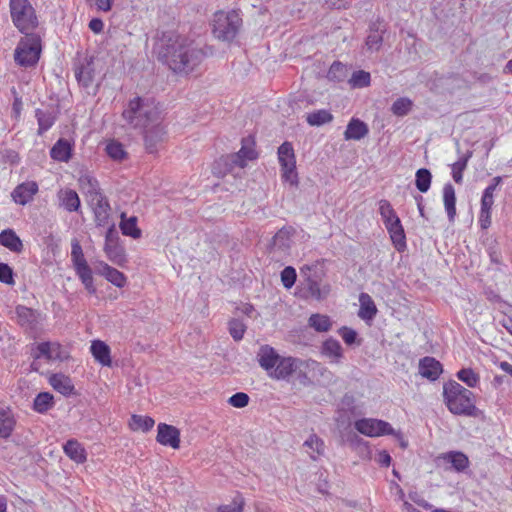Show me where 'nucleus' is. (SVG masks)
<instances>
[{
    "instance_id": "obj_1",
    "label": "nucleus",
    "mask_w": 512,
    "mask_h": 512,
    "mask_svg": "<svg viewBox=\"0 0 512 512\" xmlns=\"http://www.w3.org/2000/svg\"><path fill=\"white\" fill-rule=\"evenodd\" d=\"M158 60L177 74L192 72L208 56L203 48L193 45L186 37L164 33L157 50Z\"/></svg>"
},
{
    "instance_id": "obj_2",
    "label": "nucleus",
    "mask_w": 512,
    "mask_h": 512,
    "mask_svg": "<svg viewBox=\"0 0 512 512\" xmlns=\"http://www.w3.org/2000/svg\"><path fill=\"white\" fill-rule=\"evenodd\" d=\"M257 361L269 377L276 380H289L294 375L300 358L281 356L272 346L262 345L257 353Z\"/></svg>"
},
{
    "instance_id": "obj_3",
    "label": "nucleus",
    "mask_w": 512,
    "mask_h": 512,
    "mask_svg": "<svg viewBox=\"0 0 512 512\" xmlns=\"http://www.w3.org/2000/svg\"><path fill=\"white\" fill-rule=\"evenodd\" d=\"M450 413L484 419V411L476 406V395L468 388L450 379Z\"/></svg>"
},
{
    "instance_id": "obj_4",
    "label": "nucleus",
    "mask_w": 512,
    "mask_h": 512,
    "mask_svg": "<svg viewBox=\"0 0 512 512\" xmlns=\"http://www.w3.org/2000/svg\"><path fill=\"white\" fill-rule=\"evenodd\" d=\"M160 110L142 97H135L128 103L123 111V118L134 127L147 128L150 124L160 120Z\"/></svg>"
},
{
    "instance_id": "obj_5",
    "label": "nucleus",
    "mask_w": 512,
    "mask_h": 512,
    "mask_svg": "<svg viewBox=\"0 0 512 512\" xmlns=\"http://www.w3.org/2000/svg\"><path fill=\"white\" fill-rule=\"evenodd\" d=\"M9 11L11 21L20 33H34L39 26L36 10L30 0H9Z\"/></svg>"
},
{
    "instance_id": "obj_6",
    "label": "nucleus",
    "mask_w": 512,
    "mask_h": 512,
    "mask_svg": "<svg viewBox=\"0 0 512 512\" xmlns=\"http://www.w3.org/2000/svg\"><path fill=\"white\" fill-rule=\"evenodd\" d=\"M14 50L15 63L25 69L35 67L42 53V40L37 33L24 34Z\"/></svg>"
},
{
    "instance_id": "obj_7",
    "label": "nucleus",
    "mask_w": 512,
    "mask_h": 512,
    "mask_svg": "<svg viewBox=\"0 0 512 512\" xmlns=\"http://www.w3.org/2000/svg\"><path fill=\"white\" fill-rule=\"evenodd\" d=\"M241 25L242 18L237 11H217L213 16L212 33L221 41L231 42L237 36Z\"/></svg>"
},
{
    "instance_id": "obj_8",
    "label": "nucleus",
    "mask_w": 512,
    "mask_h": 512,
    "mask_svg": "<svg viewBox=\"0 0 512 512\" xmlns=\"http://www.w3.org/2000/svg\"><path fill=\"white\" fill-rule=\"evenodd\" d=\"M71 261L76 275L81 280L87 292L91 295L95 294L97 289L94 285L92 269L85 259L82 246L75 238L71 243Z\"/></svg>"
},
{
    "instance_id": "obj_9",
    "label": "nucleus",
    "mask_w": 512,
    "mask_h": 512,
    "mask_svg": "<svg viewBox=\"0 0 512 512\" xmlns=\"http://www.w3.org/2000/svg\"><path fill=\"white\" fill-rule=\"evenodd\" d=\"M355 429L368 437H379L384 435H393L401 440V447L405 448L407 446V442L403 440V436L401 432H395L390 423L374 418H362L358 419L354 423Z\"/></svg>"
},
{
    "instance_id": "obj_10",
    "label": "nucleus",
    "mask_w": 512,
    "mask_h": 512,
    "mask_svg": "<svg viewBox=\"0 0 512 512\" xmlns=\"http://www.w3.org/2000/svg\"><path fill=\"white\" fill-rule=\"evenodd\" d=\"M278 160L281 167L282 179L293 186L298 185L296 158L292 143L285 141L278 148Z\"/></svg>"
},
{
    "instance_id": "obj_11",
    "label": "nucleus",
    "mask_w": 512,
    "mask_h": 512,
    "mask_svg": "<svg viewBox=\"0 0 512 512\" xmlns=\"http://www.w3.org/2000/svg\"><path fill=\"white\" fill-rule=\"evenodd\" d=\"M104 252L107 258L118 266H123L127 262L126 251L114 223L106 231Z\"/></svg>"
},
{
    "instance_id": "obj_12",
    "label": "nucleus",
    "mask_w": 512,
    "mask_h": 512,
    "mask_svg": "<svg viewBox=\"0 0 512 512\" xmlns=\"http://www.w3.org/2000/svg\"><path fill=\"white\" fill-rule=\"evenodd\" d=\"M74 74L78 85L88 90L93 86L96 78L95 58L86 56L74 64Z\"/></svg>"
},
{
    "instance_id": "obj_13",
    "label": "nucleus",
    "mask_w": 512,
    "mask_h": 512,
    "mask_svg": "<svg viewBox=\"0 0 512 512\" xmlns=\"http://www.w3.org/2000/svg\"><path fill=\"white\" fill-rule=\"evenodd\" d=\"M15 314L18 325H20L25 331L30 332L36 331L43 319V315L39 310L25 305H17L15 307Z\"/></svg>"
},
{
    "instance_id": "obj_14",
    "label": "nucleus",
    "mask_w": 512,
    "mask_h": 512,
    "mask_svg": "<svg viewBox=\"0 0 512 512\" xmlns=\"http://www.w3.org/2000/svg\"><path fill=\"white\" fill-rule=\"evenodd\" d=\"M144 129V143L146 151L150 154H154L158 151V146L164 140L166 134L165 127L157 121Z\"/></svg>"
},
{
    "instance_id": "obj_15",
    "label": "nucleus",
    "mask_w": 512,
    "mask_h": 512,
    "mask_svg": "<svg viewBox=\"0 0 512 512\" xmlns=\"http://www.w3.org/2000/svg\"><path fill=\"white\" fill-rule=\"evenodd\" d=\"M156 441L163 446L178 449L181 442L180 430L173 425L159 423L157 426Z\"/></svg>"
},
{
    "instance_id": "obj_16",
    "label": "nucleus",
    "mask_w": 512,
    "mask_h": 512,
    "mask_svg": "<svg viewBox=\"0 0 512 512\" xmlns=\"http://www.w3.org/2000/svg\"><path fill=\"white\" fill-rule=\"evenodd\" d=\"M39 186L35 181H26L18 184L11 192V197L16 204L26 205L34 199Z\"/></svg>"
},
{
    "instance_id": "obj_17",
    "label": "nucleus",
    "mask_w": 512,
    "mask_h": 512,
    "mask_svg": "<svg viewBox=\"0 0 512 512\" xmlns=\"http://www.w3.org/2000/svg\"><path fill=\"white\" fill-rule=\"evenodd\" d=\"M60 114L58 106L50 107L48 109L37 108L35 110V118L38 123L37 135H44L58 119Z\"/></svg>"
},
{
    "instance_id": "obj_18",
    "label": "nucleus",
    "mask_w": 512,
    "mask_h": 512,
    "mask_svg": "<svg viewBox=\"0 0 512 512\" xmlns=\"http://www.w3.org/2000/svg\"><path fill=\"white\" fill-rule=\"evenodd\" d=\"M320 353L333 364L342 363V359L344 358V351L341 343L333 337H329L322 342Z\"/></svg>"
},
{
    "instance_id": "obj_19",
    "label": "nucleus",
    "mask_w": 512,
    "mask_h": 512,
    "mask_svg": "<svg viewBox=\"0 0 512 512\" xmlns=\"http://www.w3.org/2000/svg\"><path fill=\"white\" fill-rule=\"evenodd\" d=\"M93 206L94 221L97 227H104L108 225L110 218L111 207L105 195L98 196L95 201H91Z\"/></svg>"
},
{
    "instance_id": "obj_20",
    "label": "nucleus",
    "mask_w": 512,
    "mask_h": 512,
    "mask_svg": "<svg viewBox=\"0 0 512 512\" xmlns=\"http://www.w3.org/2000/svg\"><path fill=\"white\" fill-rule=\"evenodd\" d=\"M418 368L420 375L430 381L437 380L443 372L442 364L430 356L420 359Z\"/></svg>"
},
{
    "instance_id": "obj_21",
    "label": "nucleus",
    "mask_w": 512,
    "mask_h": 512,
    "mask_svg": "<svg viewBox=\"0 0 512 512\" xmlns=\"http://www.w3.org/2000/svg\"><path fill=\"white\" fill-rule=\"evenodd\" d=\"M293 232L294 229L292 227L286 226L278 230L268 245L269 252L287 251L291 246V236Z\"/></svg>"
},
{
    "instance_id": "obj_22",
    "label": "nucleus",
    "mask_w": 512,
    "mask_h": 512,
    "mask_svg": "<svg viewBox=\"0 0 512 512\" xmlns=\"http://www.w3.org/2000/svg\"><path fill=\"white\" fill-rule=\"evenodd\" d=\"M49 384L54 390L65 397L77 395L71 378L63 373H55L49 377Z\"/></svg>"
},
{
    "instance_id": "obj_23",
    "label": "nucleus",
    "mask_w": 512,
    "mask_h": 512,
    "mask_svg": "<svg viewBox=\"0 0 512 512\" xmlns=\"http://www.w3.org/2000/svg\"><path fill=\"white\" fill-rule=\"evenodd\" d=\"M386 32L384 20L377 19L369 25V34L366 38V45L371 50H379L383 42V34Z\"/></svg>"
},
{
    "instance_id": "obj_24",
    "label": "nucleus",
    "mask_w": 512,
    "mask_h": 512,
    "mask_svg": "<svg viewBox=\"0 0 512 512\" xmlns=\"http://www.w3.org/2000/svg\"><path fill=\"white\" fill-rule=\"evenodd\" d=\"M59 200V207H62L67 212H78L81 208V200L77 192L73 189H61L57 193Z\"/></svg>"
},
{
    "instance_id": "obj_25",
    "label": "nucleus",
    "mask_w": 512,
    "mask_h": 512,
    "mask_svg": "<svg viewBox=\"0 0 512 512\" xmlns=\"http://www.w3.org/2000/svg\"><path fill=\"white\" fill-rule=\"evenodd\" d=\"M391 241L398 252H403L406 247V235L402 226L400 218H395L393 222H389L388 226H385Z\"/></svg>"
},
{
    "instance_id": "obj_26",
    "label": "nucleus",
    "mask_w": 512,
    "mask_h": 512,
    "mask_svg": "<svg viewBox=\"0 0 512 512\" xmlns=\"http://www.w3.org/2000/svg\"><path fill=\"white\" fill-rule=\"evenodd\" d=\"M72 155L73 143L65 138L58 139L50 150V157L59 162H68Z\"/></svg>"
},
{
    "instance_id": "obj_27",
    "label": "nucleus",
    "mask_w": 512,
    "mask_h": 512,
    "mask_svg": "<svg viewBox=\"0 0 512 512\" xmlns=\"http://www.w3.org/2000/svg\"><path fill=\"white\" fill-rule=\"evenodd\" d=\"M369 133L368 125L359 118L353 117L347 124L344 132L345 140H361Z\"/></svg>"
},
{
    "instance_id": "obj_28",
    "label": "nucleus",
    "mask_w": 512,
    "mask_h": 512,
    "mask_svg": "<svg viewBox=\"0 0 512 512\" xmlns=\"http://www.w3.org/2000/svg\"><path fill=\"white\" fill-rule=\"evenodd\" d=\"M94 359L103 366H111L110 347L102 340H94L90 347Z\"/></svg>"
},
{
    "instance_id": "obj_29",
    "label": "nucleus",
    "mask_w": 512,
    "mask_h": 512,
    "mask_svg": "<svg viewBox=\"0 0 512 512\" xmlns=\"http://www.w3.org/2000/svg\"><path fill=\"white\" fill-rule=\"evenodd\" d=\"M0 245L14 253L23 251V243L13 229L7 228L0 232Z\"/></svg>"
},
{
    "instance_id": "obj_30",
    "label": "nucleus",
    "mask_w": 512,
    "mask_h": 512,
    "mask_svg": "<svg viewBox=\"0 0 512 512\" xmlns=\"http://www.w3.org/2000/svg\"><path fill=\"white\" fill-rule=\"evenodd\" d=\"M65 454L76 463L82 464L87 460V452L76 439H69L63 446Z\"/></svg>"
},
{
    "instance_id": "obj_31",
    "label": "nucleus",
    "mask_w": 512,
    "mask_h": 512,
    "mask_svg": "<svg viewBox=\"0 0 512 512\" xmlns=\"http://www.w3.org/2000/svg\"><path fill=\"white\" fill-rule=\"evenodd\" d=\"M359 302L360 309L358 312V316L365 321L373 320L378 310L371 296L367 293L362 292L359 296Z\"/></svg>"
},
{
    "instance_id": "obj_32",
    "label": "nucleus",
    "mask_w": 512,
    "mask_h": 512,
    "mask_svg": "<svg viewBox=\"0 0 512 512\" xmlns=\"http://www.w3.org/2000/svg\"><path fill=\"white\" fill-rule=\"evenodd\" d=\"M79 184L83 192L90 198L91 201H95L98 196H103L99 187V182L96 178L90 175H83L79 179Z\"/></svg>"
},
{
    "instance_id": "obj_33",
    "label": "nucleus",
    "mask_w": 512,
    "mask_h": 512,
    "mask_svg": "<svg viewBox=\"0 0 512 512\" xmlns=\"http://www.w3.org/2000/svg\"><path fill=\"white\" fill-rule=\"evenodd\" d=\"M137 217L131 216L126 217L125 213L121 214V221L119 224L120 230L123 235L129 236L133 239H139L141 237V229L137 226Z\"/></svg>"
},
{
    "instance_id": "obj_34",
    "label": "nucleus",
    "mask_w": 512,
    "mask_h": 512,
    "mask_svg": "<svg viewBox=\"0 0 512 512\" xmlns=\"http://www.w3.org/2000/svg\"><path fill=\"white\" fill-rule=\"evenodd\" d=\"M306 296H310L318 301L324 300L330 293V285L320 286L319 282L310 277L307 278Z\"/></svg>"
},
{
    "instance_id": "obj_35",
    "label": "nucleus",
    "mask_w": 512,
    "mask_h": 512,
    "mask_svg": "<svg viewBox=\"0 0 512 512\" xmlns=\"http://www.w3.org/2000/svg\"><path fill=\"white\" fill-rule=\"evenodd\" d=\"M59 346H57L55 349L52 348L50 342H41L35 346L33 349V358L34 360L45 358L46 360H55L59 359Z\"/></svg>"
},
{
    "instance_id": "obj_36",
    "label": "nucleus",
    "mask_w": 512,
    "mask_h": 512,
    "mask_svg": "<svg viewBox=\"0 0 512 512\" xmlns=\"http://www.w3.org/2000/svg\"><path fill=\"white\" fill-rule=\"evenodd\" d=\"M101 274L113 285L123 288L126 285V276L116 268L111 267L107 263H101Z\"/></svg>"
},
{
    "instance_id": "obj_37",
    "label": "nucleus",
    "mask_w": 512,
    "mask_h": 512,
    "mask_svg": "<svg viewBox=\"0 0 512 512\" xmlns=\"http://www.w3.org/2000/svg\"><path fill=\"white\" fill-rule=\"evenodd\" d=\"M257 157L258 154L254 148L252 146H247L245 144V139H243L241 149L236 154L232 155V162L239 167H244L247 160L252 161L257 159Z\"/></svg>"
},
{
    "instance_id": "obj_38",
    "label": "nucleus",
    "mask_w": 512,
    "mask_h": 512,
    "mask_svg": "<svg viewBox=\"0 0 512 512\" xmlns=\"http://www.w3.org/2000/svg\"><path fill=\"white\" fill-rule=\"evenodd\" d=\"M54 406V397L49 392H40L33 401V410L44 414Z\"/></svg>"
},
{
    "instance_id": "obj_39",
    "label": "nucleus",
    "mask_w": 512,
    "mask_h": 512,
    "mask_svg": "<svg viewBox=\"0 0 512 512\" xmlns=\"http://www.w3.org/2000/svg\"><path fill=\"white\" fill-rule=\"evenodd\" d=\"M333 120V115L329 110L319 109L313 111L306 116V121L310 126H322L330 123Z\"/></svg>"
},
{
    "instance_id": "obj_40",
    "label": "nucleus",
    "mask_w": 512,
    "mask_h": 512,
    "mask_svg": "<svg viewBox=\"0 0 512 512\" xmlns=\"http://www.w3.org/2000/svg\"><path fill=\"white\" fill-rule=\"evenodd\" d=\"M308 324L317 332H328L332 328V321L329 316L323 314H312Z\"/></svg>"
},
{
    "instance_id": "obj_41",
    "label": "nucleus",
    "mask_w": 512,
    "mask_h": 512,
    "mask_svg": "<svg viewBox=\"0 0 512 512\" xmlns=\"http://www.w3.org/2000/svg\"><path fill=\"white\" fill-rule=\"evenodd\" d=\"M154 424L155 421L152 417L137 414H133L131 416V420L129 423L130 428L132 430H141L143 432H148L149 430H151Z\"/></svg>"
},
{
    "instance_id": "obj_42",
    "label": "nucleus",
    "mask_w": 512,
    "mask_h": 512,
    "mask_svg": "<svg viewBox=\"0 0 512 512\" xmlns=\"http://www.w3.org/2000/svg\"><path fill=\"white\" fill-rule=\"evenodd\" d=\"M469 458L461 451H450V468L457 472H465L469 468Z\"/></svg>"
},
{
    "instance_id": "obj_43",
    "label": "nucleus",
    "mask_w": 512,
    "mask_h": 512,
    "mask_svg": "<svg viewBox=\"0 0 512 512\" xmlns=\"http://www.w3.org/2000/svg\"><path fill=\"white\" fill-rule=\"evenodd\" d=\"M16 425L13 415L0 411V438L7 439L12 434Z\"/></svg>"
},
{
    "instance_id": "obj_44",
    "label": "nucleus",
    "mask_w": 512,
    "mask_h": 512,
    "mask_svg": "<svg viewBox=\"0 0 512 512\" xmlns=\"http://www.w3.org/2000/svg\"><path fill=\"white\" fill-rule=\"evenodd\" d=\"M413 108V102L407 97L397 98L391 105V112L397 117L408 115Z\"/></svg>"
},
{
    "instance_id": "obj_45",
    "label": "nucleus",
    "mask_w": 512,
    "mask_h": 512,
    "mask_svg": "<svg viewBox=\"0 0 512 512\" xmlns=\"http://www.w3.org/2000/svg\"><path fill=\"white\" fill-rule=\"evenodd\" d=\"M456 377L469 388H475L480 382L479 374L472 368H462L456 373Z\"/></svg>"
},
{
    "instance_id": "obj_46",
    "label": "nucleus",
    "mask_w": 512,
    "mask_h": 512,
    "mask_svg": "<svg viewBox=\"0 0 512 512\" xmlns=\"http://www.w3.org/2000/svg\"><path fill=\"white\" fill-rule=\"evenodd\" d=\"M471 156L472 151L467 150V152L459 157L455 163L450 165L452 168V177L456 183H460L462 181V172L465 170Z\"/></svg>"
},
{
    "instance_id": "obj_47",
    "label": "nucleus",
    "mask_w": 512,
    "mask_h": 512,
    "mask_svg": "<svg viewBox=\"0 0 512 512\" xmlns=\"http://www.w3.org/2000/svg\"><path fill=\"white\" fill-rule=\"evenodd\" d=\"M432 175L431 172L426 168H420L417 170L415 175V185L421 193H425L429 190L431 185Z\"/></svg>"
},
{
    "instance_id": "obj_48",
    "label": "nucleus",
    "mask_w": 512,
    "mask_h": 512,
    "mask_svg": "<svg viewBox=\"0 0 512 512\" xmlns=\"http://www.w3.org/2000/svg\"><path fill=\"white\" fill-rule=\"evenodd\" d=\"M306 366L309 367L311 377L320 376L327 380H330L333 377L332 372L326 366L314 359H307Z\"/></svg>"
},
{
    "instance_id": "obj_49",
    "label": "nucleus",
    "mask_w": 512,
    "mask_h": 512,
    "mask_svg": "<svg viewBox=\"0 0 512 512\" xmlns=\"http://www.w3.org/2000/svg\"><path fill=\"white\" fill-rule=\"evenodd\" d=\"M105 150L107 155L115 161H122L127 157V152L125 151L124 146L116 140L110 141L106 145Z\"/></svg>"
},
{
    "instance_id": "obj_50",
    "label": "nucleus",
    "mask_w": 512,
    "mask_h": 512,
    "mask_svg": "<svg viewBox=\"0 0 512 512\" xmlns=\"http://www.w3.org/2000/svg\"><path fill=\"white\" fill-rule=\"evenodd\" d=\"M347 76V68L344 64H342L340 61H334L332 65L330 66L327 78L330 81L334 82H342Z\"/></svg>"
},
{
    "instance_id": "obj_51",
    "label": "nucleus",
    "mask_w": 512,
    "mask_h": 512,
    "mask_svg": "<svg viewBox=\"0 0 512 512\" xmlns=\"http://www.w3.org/2000/svg\"><path fill=\"white\" fill-rule=\"evenodd\" d=\"M379 213L382 217L383 223L385 226H388L389 222H393L395 218H399L396 214L394 208L392 207L391 203L386 200L382 199L379 201Z\"/></svg>"
},
{
    "instance_id": "obj_52",
    "label": "nucleus",
    "mask_w": 512,
    "mask_h": 512,
    "mask_svg": "<svg viewBox=\"0 0 512 512\" xmlns=\"http://www.w3.org/2000/svg\"><path fill=\"white\" fill-rule=\"evenodd\" d=\"M307 359H300V364L297 363V367L295 368L294 375L298 382L307 387L310 386L313 382L311 380V376H309V367L306 366Z\"/></svg>"
},
{
    "instance_id": "obj_53",
    "label": "nucleus",
    "mask_w": 512,
    "mask_h": 512,
    "mask_svg": "<svg viewBox=\"0 0 512 512\" xmlns=\"http://www.w3.org/2000/svg\"><path fill=\"white\" fill-rule=\"evenodd\" d=\"M350 84L354 88H364L370 85L371 76L369 72L364 70H358L353 72L352 77L349 80Z\"/></svg>"
},
{
    "instance_id": "obj_54",
    "label": "nucleus",
    "mask_w": 512,
    "mask_h": 512,
    "mask_svg": "<svg viewBox=\"0 0 512 512\" xmlns=\"http://www.w3.org/2000/svg\"><path fill=\"white\" fill-rule=\"evenodd\" d=\"M228 326L229 333L235 341H240L243 339L247 328L243 321L233 318L229 321Z\"/></svg>"
},
{
    "instance_id": "obj_55",
    "label": "nucleus",
    "mask_w": 512,
    "mask_h": 512,
    "mask_svg": "<svg viewBox=\"0 0 512 512\" xmlns=\"http://www.w3.org/2000/svg\"><path fill=\"white\" fill-rule=\"evenodd\" d=\"M296 279L297 273L294 267L287 266L281 271V282L285 288H292L296 282Z\"/></svg>"
},
{
    "instance_id": "obj_56",
    "label": "nucleus",
    "mask_w": 512,
    "mask_h": 512,
    "mask_svg": "<svg viewBox=\"0 0 512 512\" xmlns=\"http://www.w3.org/2000/svg\"><path fill=\"white\" fill-rule=\"evenodd\" d=\"M338 334L342 337L343 341L349 346H352L354 344H360V341L358 340V333L356 332V330L352 328L343 326L338 330Z\"/></svg>"
},
{
    "instance_id": "obj_57",
    "label": "nucleus",
    "mask_w": 512,
    "mask_h": 512,
    "mask_svg": "<svg viewBox=\"0 0 512 512\" xmlns=\"http://www.w3.org/2000/svg\"><path fill=\"white\" fill-rule=\"evenodd\" d=\"M0 282L7 285L15 283L13 269L7 263L0 262Z\"/></svg>"
},
{
    "instance_id": "obj_58",
    "label": "nucleus",
    "mask_w": 512,
    "mask_h": 512,
    "mask_svg": "<svg viewBox=\"0 0 512 512\" xmlns=\"http://www.w3.org/2000/svg\"><path fill=\"white\" fill-rule=\"evenodd\" d=\"M249 400L248 394L237 392L228 399V403L235 408H244L249 404Z\"/></svg>"
},
{
    "instance_id": "obj_59",
    "label": "nucleus",
    "mask_w": 512,
    "mask_h": 512,
    "mask_svg": "<svg viewBox=\"0 0 512 512\" xmlns=\"http://www.w3.org/2000/svg\"><path fill=\"white\" fill-rule=\"evenodd\" d=\"M243 505V498L238 496L233 500L231 504L219 506L217 512H242Z\"/></svg>"
},
{
    "instance_id": "obj_60",
    "label": "nucleus",
    "mask_w": 512,
    "mask_h": 512,
    "mask_svg": "<svg viewBox=\"0 0 512 512\" xmlns=\"http://www.w3.org/2000/svg\"><path fill=\"white\" fill-rule=\"evenodd\" d=\"M12 94L14 95V101L12 104V113L13 117L18 120L21 116V112L23 109L22 98L18 95L15 87L11 89Z\"/></svg>"
},
{
    "instance_id": "obj_61",
    "label": "nucleus",
    "mask_w": 512,
    "mask_h": 512,
    "mask_svg": "<svg viewBox=\"0 0 512 512\" xmlns=\"http://www.w3.org/2000/svg\"><path fill=\"white\" fill-rule=\"evenodd\" d=\"M1 159L4 163H9L11 165H16L20 161V157L18 152L12 149H5L1 152Z\"/></svg>"
},
{
    "instance_id": "obj_62",
    "label": "nucleus",
    "mask_w": 512,
    "mask_h": 512,
    "mask_svg": "<svg viewBox=\"0 0 512 512\" xmlns=\"http://www.w3.org/2000/svg\"><path fill=\"white\" fill-rule=\"evenodd\" d=\"M305 445L315 450L318 454L323 453L324 442L316 435H312L305 441Z\"/></svg>"
},
{
    "instance_id": "obj_63",
    "label": "nucleus",
    "mask_w": 512,
    "mask_h": 512,
    "mask_svg": "<svg viewBox=\"0 0 512 512\" xmlns=\"http://www.w3.org/2000/svg\"><path fill=\"white\" fill-rule=\"evenodd\" d=\"M375 461L381 467H389L392 463V457L387 450H381L376 454Z\"/></svg>"
},
{
    "instance_id": "obj_64",
    "label": "nucleus",
    "mask_w": 512,
    "mask_h": 512,
    "mask_svg": "<svg viewBox=\"0 0 512 512\" xmlns=\"http://www.w3.org/2000/svg\"><path fill=\"white\" fill-rule=\"evenodd\" d=\"M491 210L480 208L479 224L482 229H487L491 225Z\"/></svg>"
}]
</instances>
